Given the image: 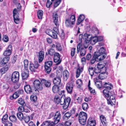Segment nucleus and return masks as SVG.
<instances>
[{"mask_svg":"<svg viewBox=\"0 0 126 126\" xmlns=\"http://www.w3.org/2000/svg\"><path fill=\"white\" fill-rule=\"evenodd\" d=\"M104 45L102 42H99L96 47L98 49L94 53L93 58L91 60L90 63L92 64H94L95 61H99L104 59L107 56L106 50L104 47L101 46Z\"/></svg>","mask_w":126,"mask_h":126,"instance_id":"f257e3e1","label":"nucleus"},{"mask_svg":"<svg viewBox=\"0 0 126 126\" xmlns=\"http://www.w3.org/2000/svg\"><path fill=\"white\" fill-rule=\"evenodd\" d=\"M71 99L69 97L64 98L63 96H59L56 95L55 96L54 101L57 104L60 103L61 105H63V109L65 110L68 107L71 101Z\"/></svg>","mask_w":126,"mask_h":126,"instance_id":"f03ea898","label":"nucleus"},{"mask_svg":"<svg viewBox=\"0 0 126 126\" xmlns=\"http://www.w3.org/2000/svg\"><path fill=\"white\" fill-rule=\"evenodd\" d=\"M76 21L75 16L74 15H72L70 17V19H68L65 20L66 26L67 27L72 28L73 27Z\"/></svg>","mask_w":126,"mask_h":126,"instance_id":"7ed1b4c3","label":"nucleus"},{"mask_svg":"<svg viewBox=\"0 0 126 126\" xmlns=\"http://www.w3.org/2000/svg\"><path fill=\"white\" fill-rule=\"evenodd\" d=\"M87 118V114L85 112L83 111L80 112L79 115V122L81 125H84L86 124Z\"/></svg>","mask_w":126,"mask_h":126,"instance_id":"20e7f679","label":"nucleus"},{"mask_svg":"<svg viewBox=\"0 0 126 126\" xmlns=\"http://www.w3.org/2000/svg\"><path fill=\"white\" fill-rule=\"evenodd\" d=\"M92 37V35L89 34L85 33L83 35L82 34H80L79 36V39L82 41L84 40L85 42H89L91 38Z\"/></svg>","mask_w":126,"mask_h":126,"instance_id":"39448f33","label":"nucleus"},{"mask_svg":"<svg viewBox=\"0 0 126 126\" xmlns=\"http://www.w3.org/2000/svg\"><path fill=\"white\" fill-rule=\"evenodd\" d=\"M92 37V35L89 34L85 33L83 35L82 34H80L79 36V39L82 41L84 40L85 42H89L91 38Z\"/></svg>","mask_w":126,"mask_h":126,"instance_id":"423d86ee","label":"nucleus"},{"mask_svg":"<svg viewBox=\"0 0 126 126\" xmlns=\"http://www.w3.org/2000/svg\"><path fill=\"white\" fill-rule=\"evenodd\" d=\"M62 0H48L46 4V7L49 8L53 3H54V6L56 7L60 3Z\"/></svg>","mask_w":126,"mask_h":126,"instance_id":"0eeeda50","label":"nucleus"},{"mask_svg":"<svg viewBox=\"0 0 126 126\" xmlns=\"http://www.w3.org/2000/svg\"><path fill=\"white\" fill-rule=\"evenodd\" d=\"M19 75L17 71L14 72L12 75L10 79L11 81L13 83H16L19 81Z\"/></svg>","mask_w":126,"mask_h":126,"instance_id":"6e6552de","label":"nucleus"},{"mask_svg":"<svg viewBox=\"0 0 126 126\" xmlns=\"http://www.w3.org/2000/svg\"><path fill=\"white\" fill-rule=\"evenodd\" d=\"M34 87L36 89L35 91L37 90H41L43 89V87L41 82L38 79H36L34 80L33 83Z\"/></svg>","mask_w":126,"mask_h":126,"instance_id":"1a4fd4ad","label":"nucleus"},{"mask_svg":"<svg viewBox=\"0 0 126 126\" xmlns=\"http://www.w3.org/2000/svg\"><path fill=\"white\" fill-rule=\"evenodd\" d=\"M45 68L46 70V72L48 74L51 71V66L52 64V62L51 61H48L45 62Z\"/></svg>","mask_w":126,"mask_h":126,"instance_id":"9d476101","label":"nucleus"},{"mask_svg":"<svg viewBox=\"0 0 126 126\" xmlns=\"http://www.w3.org/2000/svg\"><path fill=\"white\" fill-rule=\"evenodd\" d=\"M115 95L113 94L109 96V98H107V103L108 104H110L111 105H115L116 103V99H115Z\"/></svg>","mask_w":126,"mask_h":126,"instance_id":"9b49d317","label":"nucleus"},{"mask_svg":"<svg viewBox=\"0 0 126 126\" xmlns=\"http://www.w3.org/2000/svg\"><path fill=\"white\" fill-rule=\"evenodd\" d=\"M59 16L57 13L55 12L53 13V19L55 25L57 26H59V22L58 20Z\"/></svg>","mask_w":126,"mask_h":126,"instance_id":"f8f14e48","label":"nucleus"},{"mask_svg":"<svg viewBox=\"0 0 126 126\" xmlns=\"http://www.w3.org/2000/svg\"><path fill=\"white\" fill-rule=\"evenodd\" d=\"M73 87V83L70 81L68 82L66 84V88L68 93L70 94H71L72 93Z\"/></svg>","mask_w":126,"mask_h":126,"instance_id":"ddd939ff","label":"nucleus"},{"mask_svg":"<svg viewBox=\"0 0 126 126\" xmlns=\"http://www.w3.org/2000/svg\"><path fill=\"white\" fill-rule=\"evenodd\" d=\"M54 61L56 63V64L58 65L60 63L62 60L60 59V54L58 53H55L54 55Z\"/></svg>","mask_w":126,"mask_h":126,"instance_id":"4468645a","label":"nucleus"},{"mask_svg":"<svg viewBox=\"0 0 126 126\" xmlns=\"http://www.w3.org/2000/svg\"><path fill=\"white\" fill-rule=\"evenodd\" d=\"M61 117V114L59 111H57L54 115V125L57 124L59 121Z\"/></svg>","mask_w":126,"mask_h":126,"instance_id":"2eb2a0df","label":"nucleus"},{"mask_svg":"<svg viewBox=\"0 0 126 126\" xmlns=\"http://www.w3.org/2000/svg\"><path fill=\"white\" fill-rule=\"evenodd\" d=\"M13 17L15 22V23H18L19 20L18 16V12L17 9H15L13 11Z\"/></svg>","mask_w":126,"mask_h":126,"instance_id":"dca6fc26","label":"nucleus"},{"mask_svg":"<svg viewBox=\"0 0 126 126\" xmlns=\"http://www.w3.org/2000/svg\"><path fill=\"white\" fill-rule=\"evenodd\" d=\"M46 32L47 34L53 38L56 39L57 38L56 34L54 31H52L48 29L46 31Z\"/></svg>","mask_w":126,"mask_h":126,"instance_id":"f3484780","label":"nucleus"},{"mask_svg":"<svg viewBox=\"0 0 126 126\" xmlns=\"http://www.w3.org/2000/svg\"><path fill=\"white\" fill-rule=\"evenodd\" d=\"M97 68L100 70L101 71H103L102 73H106V69L103 63L102 62L99 63L97 65Z\"/></svg>","mask_w":126,"mask_h":126,"instance_id":"a211bd4d","label":"nucleus"},{"mask_svg":"<svg viewBox=\"0 0 126 126\" xmlns=\"http://www.w3.org/2000/svg\"><path fill=\"white\" fill-rule=\"evenodd\" d=\"M29 72L28 69H24L23 71H22L21 73V76L22 79L25 80L27 78L29 77Z\"/></svg>","mask_w":126,"mask_h":126,"instance_id":"6ab92c4d","label":"nucleus"},{"mask_svg":"<svg viewBox=\"0 0 126 126\" xmlns=\"http://www.w3.org/2000/svg\"><path fill=\"white\" fill-rule=\"evenodd\" d=\"M12 46L11 45L9 46L3 53L4 55L6 56H8L11 54V50Z\"/></svg>","mask_w":126,"mask_h":126,"instance_id":"aec40b11","label":"nucleus"},{"mask_svg":"<svg viewBox=\"0 0 126 126\" xmlns=\"http://www.w3.org/2000/svg\"><path fill=\"white\" fill-rule=\"evenodd\" d=\"M41 82L42 84L44 85L47 87H49L51 85L50 81L49 80H46L45 79H43L41 80Z\"/></svg>","mask_w":126,"mask_h":126,"instance_id":"412c9836","label":"nucleus"},{"mask_svg":"<svg viewBox=\"0 0 126 126\" xmlns=\"http://www.w3.org/2000/svg\"><path fill=\"white\" fill-rule=\"evenodd\" d=\"M101 121L100 123V126H106L107 124L106 118L103 115H101L100 117Z\"/></svg>","mask_w":126,"mask_h":126,"instance_id":"4be33fe9","label":"nucleus"},{"mask_svg":"<svg viewBox=\"0 0 126 126\" xmlns=\"http://www.w3.org/2000/svg\"><path fill=\"white\" fill-rule=\"evenodd\" d=\"M10 59L9 57L4 58L2 60H0V66H3L5 64L7 63Z\"/></svg>","mask_w":126,"mask_h":126,"instance_id":"5701e85b","label":"nucleus"},{"mask_svg":"<svg viewBox=\"0 0 126 126\" xmlns=\"http://www.w3.org/2000/svg\"><path fill=\"white\" fill-rule=\"evenodd\" d=\"M95 120L89 118L88 119L87 126H95Z\"/></svg>","mask_w":126,"mask_h":126,"instance_id":"b1692460","label":"nucleus"},{"mask_svg":"<svg viewBox=\"0 0 126 126\" xmlns=\"http://www.w3.org/2000/svg\"><path fill=\"white\" fill-rule=\"evenodd\" d=\"M44 52L42 51H40L38 55V61L39 63L42 62L43 60L44 57Z\"/></svg>","mask_w":126,"mask_h":126,"instance_id":"393cba45","label":"nucleus"},{"mask_svg":"<svg viewBox=\"0 0 126 126\" xmlns=\"http://www.w3.org/2000/svg\"><path fill=\"white\" fill-rule=\"evenodd\" d=\"M24 89L25 92L28 94H31L32 93V91L30 86L29 85H26L24 86Z\"/></svg>","mask_w":126,"mask_h":126,"instance_id":"a878e982","label":"nucleus"},{"mask_svg":"<svg viewBox=\"0 0 126 126\" xmlns=\"http://www.w3.org/2000/svg\"><path fill=\"white\" fill-rule=\"evenodd\" d=\"M41 126H54L53 121L50 122L46 121L44 122L41 125Z\"/></svg>","mask_w":126,"mask_h":126,"instance_id":"bb28decb","label":"nucleus"},{"mask_svg":"<svg viewBox=\"0 0 126 126\" xmlns=\"http://www.w3.org/2000/svg\"><path fill=\"white\" fill-rule=\"evenodd\" d=\"M85 18V16L84 15H80L79 16V17L77 20V25L81 23V22Z\"/></svg>","mask_w":126,"mask_h":126,"instance_id":"cd10ccee","label":"nucleus"},{"mask_svg":"<svg viewBox=\"0 0 126 126\" xmlns=\"http://www.w3.org/2000/svg\"><path fill=\"white\" fill-rule=\"evenodd\" d=\"M53 81L54 84L58 85L60 84L61 80L59 77H57L53 79Z\"/></svg>","mask_w":126,"mask_h":126,"instance_id":"c85d7f7f","label":"nucleus"},{"mask_svg":"<svg viewBox=\"0 0 126 126\" xmlns=\"http://www.w3.org/2000/svg\"><path fill=\"white\" fill-rule=\"evenodd\" d=\"M97 36H94L92 37L91 38V40H90V43L92 45H94L97 42Z\"/></svg>","mask_w":126,"mask_h":126,"instance_id":"c756f323","label":"nucleus"},{"mask_svg":"<svg viewBox=\"0 0 126 126\" xmlns=\"http://www.w3.org/2000/svg\"><path fill=\"white\" fill-rule=\"evenodd\" d=\"M104 96L105 97L109 98L110 96V91L106 89H104L103 91Z\"/></svg>","mask_w":126,"mask_h":126,"instance_id":"7c9ffc66","label":"nucleus"},{"mask_svg":"<svg viewBox=\"0 0 126 126\" xmlns=\"http://www.w3.org/2000/svg\"><path fill=\"white\" fill-rule=\"evenodd\" d=\"M63 76L64 80L66 81L69 76V73L66 70H64L63 72Z\"/></svg>","mask_w":126,"mask_h":126,"instance_id":"2f4dec72","label":"nucleus"},{"mask_svg":"<svg viewBox=\"0 0 126 126\" xmlns=\"http://www.w3.org/2000/svg\"><path fill=\"white\" fill-rule=\"evenodd\" d=\"M104 87L105 88H107L108 90H110L112 88V84L109 82H106L104 84Z\"/></svg>","mask_w":126,"mask_h":126,"instance_id":"473e14b6","label":"nucleus"},{"mask_svg":"<svg viewBox=\"0 0 126 126\" xmlns=\"http://www.w3.org/2000/svg\"><path fill=\"white\" fill-rule=\"evenodd\" d=\"M71 115V113L69 112H67L64 115L63 119L65 120H67L69 118Z\"/></svg>","mask_w":126,"mask_h":126,"instance_id":"72a5a7b5","label":"nucleus"},{"mask_svg":"<svg viewBox=\"0 0 126 126\" xmlns=\"http://www.w3.org/2000/svg\"><path fill=\"white\" fill-rule=\"evenodd\" d=\"M59 87L57 85H54L52 87V90L54 93H56L58 92L59 90Z\"/></svg>","mask_w":126,"mask_h":126,"instance_id":"f704fd0d","label":"nucleus"},{"mask_svg":"<svg viewBox=\"0 0 126 126\" xmlns=\"http://www.w3.org/2000/svg\"><path fill=\"white\" fill-rule=\"evenodd\" d=\"M17 116L18 119L22 121L24 118L23 114L21 112H18L17 113Z\"/></svg>","mask_w":126,"mask_h":126,"instance_id":"c9c22d12","label":"nucleus"},{"mask_svg":"<svg viewBox=\"0 0 126 126\" xmlns=\"http://www.w3.org/2000/svg\"><path fill=\"white\" fill-rule=\"evenodd\" d=\"M19 95L16 92H15L10 97V98L11 100H13L14 99H16L17 98Z\"/></svg>","mask_w":126,"mask_h":126,"instance_id":"e433bc0d","label":"nucleus"},{"mask_svg":"<svg viewBox=\"0 0 126 126\" xmlns=\"http://www.w3.org/2000/svg\"><path fill=\"white\" fill-rule=\"evenodd\" d=\"M94 67L91 66L89 67L88 71L89 74L91 76H92L94 75Z\"/></svg>","mask_w":126,"mask_h":126,"instance_id":"4c0bfd02","label":"nucleus"},{"mask_svg":"<svg viewBox=\"0 0 126 126\" xmlns=\"http://www.w3.org/2000/svg\"><path fill=\"white\" fill-rule=\"evenodd\" d=\"M8 115L7 114H6L4 115L2 119V122L4 124L8 122L7 121Z\"/></svg>","mask_w":126,"mask_h":126,"instance_id":"58836bf2","label":"nucleus"},{"mask_svg":"<svg viewBox=\"0 0 126 126\" xmlns=\"http://www.w3.org/2000/svg\"><path fill=\"white\" fill-rule=\"evenodd\" d=\"M18 102L19 104L22 106L25 105L24 100L22 98H19L18 100Z\"/></svg>","mask_w":126,"mask_h":126,"instance_id":"ea45409f","label":"nucleus"},{"mask_svg":"<svg viewBox=\"0 0 126 126\" xmlns=\"http://www.w3.org/2000/svg\"><path fill=\"white\" fill-rule=\"evenodd\" d=\"M83 70V69L82 68L81 69L78 68L77 69L76 72V77L77 78H78L79 77L80 75L81 72H82Z\"/></svg>","mask_w":126,"mask_h":126,"instance_id":"a19ab883","label":"nucleus"},{"mask_svg":"<svg viewBox=\"0 0 126 126\" xmlns=\"http://www.w3.org/2000/svg\"><path fill=\"white\" fill-rule=\"evenodd\" d=\"M80 41L79 43L77 45V53H78L79 51L81 49V47L82 46V41L80 40H79Z\"/></svg>","mask_w":126,"mask_h":126,"instance_id":"79ce46f5","label":"nucleus"},{"mask_svg":"<svg viewBox=\"0 0 126 126\" xmlns=\"http://www.w3.org/2000/svg\"><path fill=\"white\" fill-rule=\"evenodd\" d=\"M43 14V11L41 10H39L37 12V16L38 18L39 19H41L42 18Z\"/></svg>","mask_w":126,"mask_h":126,"instance_id":"37998d69","label":"nucleus"},{"mask_svg":"<svg viewBox=\"0 0 126 126\" xmlns=\"http://www.w3.org/2000/svg\"><path fill=\"white\" fill-rule=\"evenodd\" d=\"M86 50L83 47H82L80 50V55L81 56H84L86 54Z\"/></svg>","mask_w":126,"mask_h":126,"instance_id":"c03bdc74","label":"nucleus"},{"mask_svg":"<svg viewBox=\"0 0 126 126\" xmlns=\"http://www.w3.org/2000/svg\"><path fill=\"white\" fill-rule=\"evenodd\" d=\"M9 119L11 121L13 122H16L17 120L16 117L14 115L10 116L9 117Z\"/></svg>","mask_w":126,"mask_h":126,"instance_id":"a18cd8bd","label":"nucleus"},{"mask_svg":"<svg viewBox=\"0 0 126 126\" xmlns=\"http://www.w3.org/2000/svg\"><path fill=\"white\" fill-rule=\"evenodd\" d=\"M24 69L25 70L28 69V60L25 59L24 61Z\"/></svg>","mask_w":126,"mask_h":126,"instance_id":"49530a36","label":"nucleus"},{"mask_svg":"<svg viewBox=\"0 0 126 126\" xmlns=\"http://www.w3.org/2000/svg\"><path fill=\"white\" fill-rule=\"evenodd\" d=\"M59 36L61 39H63L64 38V33L63 30H61L60 32H59Z\"/></svg>","mask_w":126,"mask_h":126,"instance_id":"de8ad7c7","label":"nucleus"},{"mask_svg":"<svg viewBox=\"0 0 126 126\" xmlns=\"http://www.w3.org/2000/svg\"><path fill=\"white\" fill-rule=\"evenodd\" d=\"M56 47L57 49L59 51H61L62 50L60 44L58 43H56Z\"/></svg>","mask_w":126,"mask_h":126,"instance_id":"09e8293b","label":"nucleus"},{"mask_svg":"<svg viewBox=\"0 0 126 126\" xmlns=\"http://www.w3.org/2000/svg\"><path fill=\"white\" fill-rule=\"evenodd\" d=\"M88 105L87 103H84L82 105V108L83 110H86L88 108Z\"/></svg>","mask_w":126,"mask_h":126,"instance_id":"8fccbe9b","label":"nucleus"},{"mask_svg":"<svg viewBox=\"0 0 126 126\" xmlns=\"http://www.w3.org/2000/svg\"><path fill=\"white\" fill-rule=\"evenodd\" d=\"M29 69L32 72L35 71V68L34 65L33 64L30 63L29 66Z\"/></svg>","mask_w":126,"mask_h":126,"instance_id":"3c124183","label":"nucleus"},{"mask_svg":"<svg viewBox=\"0 0 126 126\" xmlns=\"http://www.w3.org/2000/svg\"><path fill=\"white\" fill-rule=\"evenodd\" d=\"M30 99L31 101L35 102L37 100V97L35 95H32L31 96Z\"/></svg>","mask_w":126,"mask_h":126,"instance_id":"603ef678","label":"nucleus"},{"mask_svg":"<svg viewBox=\"0 0 126 126\" xmlns=\"http://www.w3.org/2000/svg\"><path fill=\"white\" fill-rule=\"evenodd\" d=\"M48 54L50 55H52L54 54L55 51L52 48L50 49L49 50H48Z\"/></svg>","mask_w":126,"mask_h":126,"instance_id":"864d4df0","label":"nucleus"},{"mask_svg":"<svg viewBox=\"0 0 126 126\" xmlns=\"http://www.w3.org/2000/svg\"><path fill=\"white\" fill-rule=\"evenodd\" d=\"M26 123H28L30 120V117L29 116H26L24 117L23 119Z\"/></svg>","mask_w":126,"mask_h":126,"instance_id":"5fc2aeb1","label":"nucleus"},{"mask_svg":"<svg viewBox=\"0 0 126 126\" xmlns=\"http://www.w3.org/2000/svg\"><path fill=\"white\" fill-rule=\"evenodd\" d=\"M77 84L78 85V87H80L82 84V80L80 79H78L76 82Z\"/></svg>","mask_w":126,"mask_h":126,"instance_id":"6e6d98bb","label":"nucleus"},{"mask_svg":"<svg viewBox=\"0 0 126 126\" xmlns=\"http://www.w3.org/2000/svg\"><path fill=\"white\" fill-rule=\"evenodd\" d=\"M103 71H102L99 75V78L100 79H104L105 78L104 74H105V73H102V72H103Z\"/></svg>","mask_w":126,"mask_h":126,"instance_id":"4d7b16f0","label":"nucleus"},{"mask_svg":"<svg viewBox=\"0 0 126 126\" xmlns=\"http://www.w3.org/2000/svg\"><path fill=\"white\" fill-rule=\"evenodd\" d=\"M89 42L85 41L83 43L82 46L84 48L86 49L87 48L89 45Z\"/></svg>","mask_w":126,"mask_h":126,"instance_id":"13d9d810","label":"nucleus"},{"mask_svg":"<svg viewBox=\"0 0 126 126\" xmlns=\"http://www.w3.org/2000/svg\"><path fill=\"white\" fill-rule=\"evenodd\" d=\"M56 27H55L54 28L53 30L52 31H54V32H55L57 34H58L59 33V31L58 27L59 26H56Z\"/></svg>","mask_w":126,"mask_h":126,"instance_id":"bf43d9fd","label":"nucleus"},{"mask_svg":"<svg viewBox=\"0 0 126 126\" xmlns=\"http://www.w3.org/2000/svg\"><path fill=\"white\" fill-rule=\"evenodd\" d=\"M75 48H73L71 49V55L72 57L73 56L75 53L76 52Z\"/></svg>","mask_w":126,"mask_h":126,"instance_id":"052dcab7","label":"nucleus"},{"mask_svg":"<svg viewBox=\"0 0 126 126\" xmlns=\"http://www.w3.org/2000/svg\"><path fill=\"white\" fill-rule=\"evenodd\" d=\"M123 51L125 52H123L122 53V55L123 57H126V46L123 49Z\"/></svg>","mask_w":126,"mask_h":126,"instance_id":"680f3d73","label":"nucleus"},{"mask_svg":"<svg viewBox=\"0 0 126 126\" xmlns=\"http://www.w3.org/2000/svg\"><path fill=\"white\" fill-rule=\"evenodd\" d=\"M95 84L98 88H100L101 87V82L98 81H97L95 82Z\"/></svg>","mask_w":126,"mask_h":126,"instance_id":"e2e57ef3","label":"nucleus"},{"mask_svg":"<svg viewBox=\"0 0 126 126\" xmlns=\"http://www.w3.org/2000/svg\"><path fill=\"white\" fill-rule=\"evenodd\" d=\"M8 36L4 35L3 38V40L5 42H7L8 41Z\"/></svg>","mask_w":126,"mask_h":126,"instance_id":"0e129e2a","label":"nucleus"},{"mask_svg":"<svg viewBox=\"0 0 126 126\" xmlns=\"http://www.w3.org/2000/svg\"><path fill=\"white\" fill-rule=\"evenodd\" d=\"M19 112H23L24 110V108L22 106H21L19 107L18 109Z\"/></svg>","mask_w":126,"mask_h":126,"instance_id":"69168bd1","label":"nucleus"},{"mask_svg":"<svg viewBox=\"0 0 126 126\" xmlns=\"http://www.w3.org/2000/svg\"><path fill=\"white\" fill-rule=\"evenodd\" d=\"M7 71V69L6 68L5 69L4 67L1 69L0 70V72L2 74L4 73Z\"/></svg>","mask_w":126,"mask_h":126,"instance_id":"338daca9","label":"nucleus"},{"mask_svg":"<svg viewBox=\"0 0 126 126\" xmlns=\"http://www.w3.org/2000/svg\"><path fill=\"white\" fill-rule=\"evenodd\" d=\"M4 124V126H12V123L9 121Z\"/></svg>","mask_w":126,"mask_h":126,"instance_id":"774afa93","label":"nucleus"}]
</instances>
